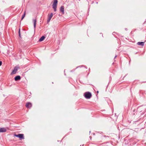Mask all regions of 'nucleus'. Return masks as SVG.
<instances>
[{"label":"nucleus","instance_id":"f257e3e1","mask_svg":"<svg viewBox=\"0 0 146 146\" xmlns=\"http://www.w3.org/2000/svg\"><path fill=\"white\" fill-rule=\"evenodd\" d=\"M84 96L86 99H90L92 96L91 94L89 92H86L84 94Z\"/></svg>","mask_w":146,"mask_h":146},{"label":"nucleus","instance_id":"f03ea898","mask_svg":"<svg viewBox=\"0 0 146 146\" xmlns=\"http://www.w3.org/2000/svg\"><path fill=\"white\" fill-rule=\"evenodd\" d=\"M57 3V0H54L52 6V8L54 9V11H56Z\"/></svg>","mask_w":146,"mask_h":146},{"label":"nucleus","instance_id":"7ed1b4c3","mask_svg":"<svg viewBox=\"0 0 146 146\" xmlns=\"http://www.w3.org/2000/svg\"><path fill=\"white\" fill-rule=\"evenodd\" d=\"M14 136L19 137L20 139V140L24 139V135L23 134H19L18 135L15 134Z\"/></svg>","mask_w":146,"mask_h":146},{"label":"nucleus","instance_id":"20e7f679","mask_svg":"<svg viewBox=\"0 0 146 146\" xmlns=\"http://www.w3.org/2000/svg\"><path fill=\"white\" fill-rule=\"evenodd\" d=\"M19 67H15L14 70L11 73V75H13L15 74L17 71V70L19 69Z\"/></svg>","mask_w":146,"mask_h":146},{"label":"nucleus","instance_id":"39448f33","mask_svg":"<svg viewBox=\"0 0 146 146\" xmlns=\"http://www.w3.org/2000/svg\"><path fill=\"white\" fill-rule=\"evenodd\" d=\"M32 106V104L29 102L27 103L25 105L26 107L27 108H31Z\"/></svg>","mask_w":146,"mask_h":146},{"label":"nucleus","instance_id":"423d86ee","mask_svg":"<svg viewBox=\"0 0 146 146\" xmlns=\"http://www.w3.org/2000/svg\"><path fill=\"white\" fill-rule=\"evenodd\" d=\"M53 15V13H51L50 15L48 14V19L47 20V23L49 22H50L52 18V17Z\"/></svg>","mask_w":146,"mask_h":146},{"label":"nucleus","instance_id":"0eeeda50","mask_svg":"<svg viewBox=\"0 0 146 146\" xmlns=\"http://www.w3.org/2000/svg\"><path fill=\"white\" fill-rule=\"evenodd\" d=\"M6 131V129L5 128H0V133L5 132Z\"/></svg>","mask_w":146,"mask_h":146},{"label":"nucleus","instance_id":"6e6552de","mask_svg":"<svg viewBox=\"0 0 146 146\" xmlns=\"http://www.w3.org/2000/svg\"><path fill=\"white\" fill-rule=\"evenodd\" d=\"M137 44L143 46L144 45V42H137Z\"/></svg>","mask_w":146,"mask_h":146},{"label":"nucleus","instance_id":"1a4fd4ad","mask_svg":"<svg viewBox=\"0 0 146 146\" xmlns=\"http://www.w3.org/2000/svg\"><path fill=\"white\" fill-rule=\"evenodd\" d=\"M60 11L62 13V14H64V7L63 6H62L60 7Z\"/></svg>","mask_w":146,"mask_h":146},{"label":"nucleus","instance_id":"9d476101","mask_svg":"<svg viewBox=\"0 0 146 146\" xmlns=\"http://www.w3.org/2000/svg\"><path fill=\"white\" fill-rule=\"evenodd\" d=\"M21 78L20 76H17L15 78V81H17L18 80H20L21 79Z\"/></svg>","mask_w":146,"mask_h":146},{"label":"nucleus","instance_id":"9b49d317","mask_svg":"<svg viewBox=\"0 0 146 146\" xmlns=\"http://www.w3.org/2000/svg\"><path fill=\"white\" fill-rule=\"evenodd\" d=\"M33 21L34 22V28H35L36 24V19H33Z\"/></svg>","mask_w":146,"mask_h":146},{"label":"nucleus","instance_id":"f8f14e48","mask_svg":"<svg viewBox=\"0 0 146 146\" xmlns=\"http://www.w3.org/2000/svg\"><path fill=\"white\" fill-rule=\"evenodd\" d=\"M45 38V37L43 36H42L39 39V41L40 42H41L42 41L44 40V38Z\"/></svg>","mask_w":146,"mask_h":146},{"label":"nucleus","instance_id":"ddd939ff","mask_svg":"<svg viewBox=\"0 0 146 146\" xmlns=\"http://www.w3.org/2000/svg\"><path fill=\"white\" fill-rule=\"evenodd\" d=\"M26 15V11H25L23 14V15L22 18H21V20H22L23 18L25 17V16Z\"/></svg>","mask_w":146,"mask_h":146},{"label":"nucleus","instance_id":"4468645a","mask_svg":"<svg viewBox=\"0 0 146 146\" xmlns=\"http://www.w3.org/2000/svg\"><path fill=\"white\" fill-rule=\"evenodd\" d=\"M19 37L20 38H21V36L20 29H19Z\"/></svg>","mask_w":146,"mask_h":146},{"label":"nucleus","instance_id":"2eb2a0df","mask_svg":"<svg viewBox=\"0 0 146 146\" xmlns=\"http://www.w3.org/2000/svg\"><path fill=\"white\" fill-rule=\"evenodd\" d=\"M0 64H2V62L1 61H0Z\"/></svg>","mask_w":146,"mask_h":146},{"label":"nucleus","instance_id":"dca6fc26","mask_svg":"<svg viewBox=\"0 0 146 146\" xmlns=\"http://www.w3.org/2000/svg\"><path fill=\"white\" fill-rule=\"evenodd\" d=\"M116 57H117V55H116V56H115V57H114V58H115Z\"/></svg>","mask_w":146,"mask_h":146},{"label":"nucleus","instance_id":"f3484780","mask_svg":"<svg viewBox=\"0 0 146 146\" xmlns=\"http://www.w3.org/2000/svg\"><path fill=\"white\" fill-rule=\"evenodd\" d=\"M97 92L98 93L99 92H98V91H97Z\"/></svg>","mask_w":146,"mask_h":146},{"label":"nucleus","instance_id":"a211bd4d","mask_svg":"<svg viewBox=\"0 0 146 146\" xmlns=\"http://www.w3.org/2000/svg\"><path fill=\"white\" fill-rule=\"evenodd\" d=\"M1 65V64H0V66Z\"/></svg>","mask_w":146,"mask_h":146}]
</instances>
